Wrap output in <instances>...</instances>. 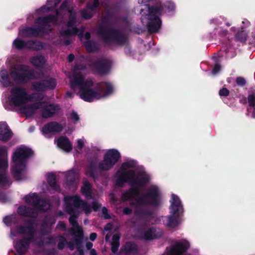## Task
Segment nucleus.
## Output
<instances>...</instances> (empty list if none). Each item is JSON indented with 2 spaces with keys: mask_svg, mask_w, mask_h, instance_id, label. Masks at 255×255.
I'll return each mask as SVG.
<instances>
[{
  "mask_svg": "<svg viewBox=\"0 0 255 255\" xmlns=\"http://www.w3.org/2000/svg\"><path fill=\"white\" fill-rule=\"evenodd\" d=\"M58 105L50 104L44 107L41 111L42 118L47 119L52 117L59 110Z\"/></svg>",
  "mask_w": 255,
  "mask_h": 255,
  "instance_id": "23",
  "label": "nucleus"
},
{
  "mask_svg": "<svg viewBox=\"0 0 255 255\" xmlns=\"http://www.w3.org/2000/svg\"><path fill=\"white\" fill-rule=\"evenodd\" d=\"M68 199H73V205L77 208H81L84 200L80 199L79 196L68 197Z\"/></svg>",
  "mask_w": 255,
  "mask_h": 255,
  "instance_id": "39",
  "label": "nucleus"
},
{
  "mask_svg": "<svg viewBox=\"0 0 255 255\" xmlns=\"http://www.w3.org/2000/svg\"><path fill=\"white\" fill-rule=\"evenodd\" d=\"M170 215L166 216L167 226L174 228L179 224V218L183 213V207L179 198L176 195L172 194V201L170 207Z\"/></svg>",
  "mask_w": 255,
  "mask_h": 255,
  "instance_id": "9",
  "label": "nucleus"
},
{
  "mask_svg": "<svg viewBox=\"0 0 255 255\" xmlns=\"http://www.w3.org/2000/svg\"><path fill=\"white\" fill-rule=\"evenodd\" d=\"M36 219H26L24 220V223L27 225L26 226H24L25 227L31 228V229L34 228V225L35 224Z\"/></svg>",
  "mask_w": 255,
  "mask_h": 255,
  "instance_id": "49",
  "label": "nucleus"
},
{
  "mask_svg": "<svg viewBox=\"0 0 255 255\" xmlns=\"http://www.w3.org/2000/svg\"><path fill=\"white\" fill-rule=\"evenodd\" d=\"M26 91L25 88L21 86L12 88L10 91L11 95L9 98L10 105L15 107L24 106Z\"/></svg>",
  "mask_w": 255,
  "mask_h": 255,
  "instance_id": "13",
  "label": "nucleus"
},
{
  "mask_svg": "<svg viewBox=\"0 0 255 255\" xmlns=\"http://www.w3.org/2000/svg\"><path fill=\"white\" fill-rule=\"evenodd\" d=\"M70 231L72 235L77 237L74 239V244L76 245V249L83 247L82 240L84 236L83 230L79 229L78 231H75L74 228H70Z\"/></svg>",
  "mask_w": 255,
  "mask_h": 255,
  "instance_id": "26",
  "label": "nucleus"
},
{
  "mask_svg": "<svg viewBox=\"0 0 255 255\" xmlns=\"http://www.w3.org/2000/svg\"><path fill=\"white\" fill-rule=\"evenodd\" d=\"M70 118L72 120H73L74 121V123H76V122L79 121L80 120L78 115L74 111H73L71 113V114L70 115Z\"/></svg>",
  "mask_w": 255,
  "mask_h": 255,
  "instance_id": "55",
  "label": "nucleus"
},
{
  "mask_svg": "<svg viewBox=\"0 0 255 255\" xmlns=\"http://www.w3.org/2000/svg\"><path fill=\"white\" fill-rule=\"evenodd\" d=\"M57 20L56 15L50 14L46 16L39 17L36 19V23L41 24V26L45 27L49 23Z\"/></svg>",
  "mask_w": 255,
  "mask_h": 255,
  "instance_id": "30",
  "label": "nucleus"
},
{
  "mask_svg": "<svg viewBox=\"0 0 255 255\" xmlns=\"http://www.w3.org/2000/svg\"><path fill=\"white\" fill-rule=\"evenodd\" d=\"M57 85L54 78H50L48 79L34 82L32 83L31 89L36 92H44L47 90H53Z\"/></svg>",
  "mask_w": 255,
  "mask_h": 255,
  "instance_id": "15",
  "label": "nucleus"
},
{
  "mask_svg": "<svg viewBox=\"0 0 255 255\" xmlns=\"http://www.w3.org/2000/svg\"><path fill=\"white\" fill-rule=\"evenodd\" d=\"M26 100L24 101V105L29 102H34V96L33 94H28L26 91V95L25 96Z\"/></svg>",
  "mask_w": 255,
  "mask_h": 255,
  "instance_id": "57",
  "label": "nucleus"
},
{
  "mask_svg": "<svg viewBox=\"0 0 255 255\" xmlns=\"http://www.w3.org/2000/svg\"><path fill=\"white\" fill-rule=\"evenodd\" d=\"M81 191L82 194L87 198H91L92 197L91 186L89 181H86L84 182L83 185L81 187Z\"/></svg>",
  "mask_w": 255,
  "mask_h": 255,
  "instance_id": "36",
  "label": "nucleus"
},
{
  "mask_svg": "<svg viewBox=\"0 0 255 255\" xmlns=\"http://www.w3.org/2000/svg\"><path fill=\"white\" fill-rule=\"evenodd\" d=\"M69 17L66 22V29H62L60 31V34L62 37L68 38L73 35H76L79 31L77 27V13L73 10L69 11Z\"/></svg>",
  "mask_w": 255,
  "mask_h": 255,
  "instance_id": "12",
  "label": "nucleus"
},
{
  "mask_svg": "<svg viewBox=\"0 0 255 255\" xmlns=\"http://www.w3.org/2000/svg\"><path fill=\"white\" fill-rule=\"evenodd\" d=\"M121 158V153L118 150L109 149L104 154L103 160L100 161L99 163L95 160H92L89 162L87 168V174L96 180L100 176L101 171L111 169Z\"/></svg>",
  "mask_w": 255,
  "mask_h": 255,
  "instance_id": "3",
  "label": "nucleus"
},
{
  "mask_svg": "<svg viewBox=\"0 0 255 255\" xmlns=\"http://www.w3.org/2000/svg\"><path fill=\"white\" fill-rule=\"evenodd\" d=\"M12 183L9 177L5 171H0V187H9Z\"/></svg>",
  "mask_w": 255,
  "mask_h": 255,
  "instance_id": "35",
  "label": "nucleus"
},
{
  "mask_svg": "<svg viewBox=\"0 0 255 255\" xmlns=\"http://www.w3.org/2000/svg\"><path fill=\"white\" fill-rule=\"evenodd\" d=\"M124 252L127 254L136 255L138 249L137 245L133 242H128L123 246Z\"/></svg>",
  "mask_w": 255,
  "mask_h": 255,
  "instance_id": "28",
  "label": "nucleus"
},
{
  "mask_svg": "<svg viewBox=\"0 0 255 255\" xmlns=\"http://www.w3.org/2000/svg\"><path fill=\"white\" fill-rule=\"evenodd\" d=\"M33 154L32 150L26 146L16 148L12 156L14 165L11 168V173L16 181H21L27 179L26 161Z\"/></svg>",
  "mask_w": 255,
  "mask_h": 255,
  "instance_id": "4",
  "label": "nucleus"
},
{
  "mask_svg": "<svg viewBox=\"0 0 255 255\" xmlns=\"http://www.w3.org/2000/svg\"><path fill=\"white\" fill-rule=\"evenodd\" d=\"M0 82L4 87H8L12 85L9 79V75L5 70H1L0 72Z\"/></svg>",
  "mask_w": 255,
  "mask_h": 255,
  "instance_id": "31",
  "label": "nucleus"
},
{
  "mask_svg": "<svg viewBox=\"0 0 255 255\" xmlns=\"http://www.w3.org/2000/svg\"><path fill=\"white\" fill-rule=\"evenodd\" d=\"M230 94V91L226 88H222L219 91L220 97H227Z\"/></svg>",
  "mask_w": 255,
  "mask_h": 255,
  "instance_id": "56",
  "label": "nucleus"
},
{
  "mask_svg": "<svg viewBox=\"0 0 255 255\" xmlns=\"http://www.w3.org/2000/svg\"><path fill=\"white\" fill-rule=\"evenodd\" d=\"M236 82L238 86L243 87L246 84V81L243 77H238L236 78Z\"/></svg>",
  "mask_w": 255,
  "mask_h": 255,
  "instance_id": "54",
  "label": "nucleus"
},
{
  "mask_svg": "<svg viewBox=\"0 0 255 255\" xmlns=\"http://www.w3.org/2000/svg\"><path fill=\"white\" fill-rule=\"evenodd\" d=\"M24 199L27 203L32 202L33 208L26 206H19L17 209V213L20 216L37 219L38 211L45 212L49 209V205L47 202L41 198L36 193L25 196Z\"/></svg>",
  "mask_w": 255,
  "mask_h": 255,
  "instance_id": "5",
  "label": "nucleus"
},
{
  "mask_svg": "<svg viewBox=\"0 0 255 255\" xmlns=\"http://www.w3.org/2000/svg\"><path fill=\"white\" fill-rule=\"evenodd\" d=\"M120 235L118 234H114L112 237V243H120Z\"/></svg>",
  "mask_w": 255,
  "mask_h": 255,
  "instance_id": "64",
  "label": "nucleus"
},
{
  "mask_svg": "<svg viewBox=\"0 0 255 255\" xmlns=\"http://www.w3.org/2000/svg\"><path fill=\"white\" fill-rule=\"evenodd\" d=\"M249 105L250 107L255 109V94L253 93L248 95V97Z\"/></svg>",
  "mask_w": 255,
  "mask_h": 255,
  "instance_id": "50",
  "label": "nucleus"
},
{
  "mask_svg": "<svg viewBox=\"0 0 255 255\" xmlns=\"http://www.w3.org/2000/svg\"><path fill=\"white\" fill-rule=\"evenodd\" d=\"M27 49L35 51L42 50L45 46L43 42L34 40L27 41Z\"/></svg>",
  "mask_w": 255,
  "mask_h": 255,
  "instance_id": "29",
  "label": "nucleus"
},
{
  "mask_svg": "<svg viewBox=\"0 0 255 255\" xmlns=\"http://www.w3.org/2000/svg\"><path fill=\"white\" fill-rule=\"evenodd\" d=\"M42 105V102H38L31 104L27 106H22L20 107V112L25 114L27 116H30L33 115L35 111L40 109Z\"/></svg>",
  "mask_w": 255,
  "mask_h": 255,
  "instance_id": "22",
  "label": "nucleus"
},
{
  "mask_svg": "<svg viewBox=\"0 0 255 255\" xmlns=\"http://www.w3.org/2000/svg\"><path fill=\"white\" fill-rule=\"evenodd\" d=\"M150 1H144L145 3L143 6L144 8L140 9V13L142 17L148 20L147 22V28L150 33L157 32L161 25V20L159 18L161 8L159 6H150V4L146 3ZM144 1H141L138 3H143ZM143 17H141L142 20Z\"/></svg>",
  "mask_w": 255,
  "mask_h": 255,
  "instance_id": "6",
  "label": "nucleus"
},
{
  "mask_svg": "<svg viewBox=\"0 0 255 255\" xmlns=\"http://www.w3.org/2000/svg\"><path fill=\"white\" fill-rule=\"evenodd\" d=\"M9 75L14 82L21 84H26L34 77L33 72L29 70L28 66L24 64H20L12 67Z\"/></svg>",
  "mask_w": 255,
  "mask_h": 255,
  "instance_id": "10",
  "label": "nucleus"
},
{
  "mask_svg": "<svg viewBox=\"0 0 255 255\" xmlns=\"http://www.w3.org/2000/svg\"><path fill=\"white\" fill-rule=\"evenodd\" d=\"M79 92L82 99L86 102H91L95 99L100 100L112 94L114 87L110 82H101L97 83L96 89L81 90Z\"/></svg>",
  "mask_w": 255,
  "mask_h": 255,
  "instance_id": "7",
  "label": "nucleus"
},
{
  "mask_svg": "<svg viewBox=\"0 0 255 255\" xmlns=\"http://www.w3.org/2000/svg\"><path fill=\"white\" fill-rule=\"evenodd\" d=\"M136 213L139 215L147 217H151L153 214V212L150 210H136Z\"/></svg>",
  "mask_w": 255,
  "mask_h": 255,
  "instance_id": "46",
  "label": "nucleus"
},
{
  "mask_svg": "<svg viewBox=\"0 0 255 255\" xmlns=\"http://www.w3.org/2000/svg\"><path fill=\"white\" fill-rule=\"evenodd\" d=\"M8 167L7 158H0V169L5 170Z\"/></svg>",
  "mask_w": 255,
  "mask_h": 255,
  "instance_id": "51",
  "label": "nucleus"
},
{
  "mask_svg": "<svg viewBox=\"0 0 255 255\" xmlns=\"http://www.w3.org/2000/svg\"><path fill=\"white\" fill-rule=\"evenodd\" d=\"M77 216L75 214L70 215L69 218V221L70 224L73 226V228L75 231H78V230H82V229L79 226L77 220Z\"/></svg>",
  "mask_w": 255,
  "mask_h": 255,
  "instance_id": "40",
  "label": "nucleus"
},
{
  "mask_svg": "<svg viewBox=\"0 0 255 255\" xmlns=\"http://www.w3.org/2000/svg\"><path fill=\"white\" fill-rule=\"evenodd\" d=\"M84 78L82 74L79 72L75 73L73 76V79L71 80V87L72 89L78 88L79 91L81 89Z\"/></svg>",
  "mask_w": 255,
  "mask_h": 255,
  "instance_id": "27",
  "label": "nucleus"
},
{
  "mask_svg": "<svg viewBox=\"0 0 255 255\" xmlns=\"http://www.w3.org/2000/svg\"><path fill=\"white\" fill-rule=\"evenodd\" d=\"M13 133L5 122H0V141L5 142L12 137Z\"/></svg>",
  "mask_w": 255,
  "mask_h": 255,
  "instance_id": "20",
  "label": "nucleus"
},
{
  "mask_svg": "<svg viewBox=\"0 0 255 255\" xmlns=\"http://www.w3.org/2000/svg\"><path fill=\"white\" fill-rule=\"evenodd\" d=\"M139 195L130 200H135V202L132 203V205L136 207L148 205L154 208H157L161 204V194L158 187L156 186H152L149 187L146 193L141 196L139 197Z\"/></svg>",
  "mask_w": 255,
  "mask_h": 255,
  "instance_id": "8",
  "label": "nucleus"
},
{
  "mask_svg": "<svg viewBox=\"0 0 255 255\" xmlns=\"http://www.w3.org/2000/svg\"><path fill=\"white\" fill-rule=\"evenodd\" d=\"M112 63L110 60L102 58L91 61L89 67L95 75L103 76L108 74L111 69Z\"/></svg>",
  "mask_w": 255,
  "mask_h": 255,
  "instance_id": "11",
  "label": "nucleus"
},
{
  "mask_svg": "<svg viewBox=\"0 0 255 255\" xmlns=\"http://www.w3.org/2000/svg\"><path fill=\"white\" fill-rule=\"evenodd\" d=\"M63 129L61 124L56 122H51L45 124L42 129V133L46 135L49 133H56L61 132Z\"/></svg>",
  "mask_w": 255,
  "mask_h": 255,
  "instance_id": "17",
  "label": "nucleus"
},
{
  "mask_svg": "<svg viewBox=\"0 0 255 255\" xmlns=\"http://www.w3.org/2000/svg\"><path fill=\"white\" fill-rule=\"evenodd\" d=\"M66 207L65 209L66 212L70 215L74 214V210L73 208V205L71 204L70 203L67 202L68 197L66 198Z\"/></svg>",
  "mask_w": 255,
  "mask_h": 255,
  "instance_id": "48",
  "label": "nucleus"
},
{
  "mask_svg": "<svg viewBox=\"0 0 255 255\" xmlns=\"http://www.w3.org/2000/svg\"><path fill=\"white\" fill-rule=\"evenodd\" d=\"M136 162L133 160L123 162L121 166L122 172L118 175L115 184L117 187H123L125 183H130V188L123 193L122 198L123 201H127L138 196L140 193V187H144L150 180V176L145 173H140L135 178V172L133 170H127L134 168Z\"/></svg>",
  "mask_w": 255,
  "mask_h": 255,
  "instance_id": "1",
  "label": "nucleus"
},
{
  "mask_svg": "<svg viewBox=\"0 0 255 255\" xmlns=\"http://www.w3.org/2000/svg\"><path fill=\"white\" fill-rule=\"evenodd\" d=\"M102 212L103 215L104 219H109L111 218V216L108 214V209L106 208V207H104L102 208Z\"/></svg>",
  "mask_w": 255,
  "mask_h": 255,
  "instance_id": "61",
  "label": "nucleus"
},
{
  "mask_svg": "<svg viewBox=\"0 0 255 255\" xmlns=\"http://www.w3.org/2000/svg\"><path fill=\"white\" fill-rule=\"evenodd\" d=\"M237 41L245 43L247 40V34L244 31H239L235 35Z\"/></svg>",
  "mask_w": 255,
  "mask_h": 255,
  "instance_id": "41",
  "label": "nucleus"
},
{
  "mask_svg": "<svg viewBox=\"0 0 255 255\" xmlns=\"http://www.w3.org/2000/svg\"><path fill=\"white\" fill-rule=\"evenodd\" d=\"M13 45L16 49L18 50H22L24 48H27V41L20 39L19 38H16L13 42Z\"/></svg>",
  "mask_w": 255,
  "mask_h": 255,
  "instance_id": "38",
  "label": "nucleus"
},
{
  "mask_svg": "<svg viewBox=\"0 0 255 255\" xmlns=\"http://www.w3.org/2000/svg\"><path fill=\"white\" fill-rule=\"evenodd\" d=\"M120 243H111V251L113 253H116L118 251L120 247Z\"/></svg>",
  "mask_w": 255,
  "mask_h": 255,
  "instance_id": "59",
  "label": "nucleus"
},
{
  "mask_svg": "<svg viewBox=\"0 0 255 255\" xmlns=\"http://www.w3.org/2000/svg\"><path fill=\"white\" fill-rule=\"evenodd\" d=\"M30 244L23 238L14 242L13 246L16 252L15 255H25L29 249Z\"/></svg>",
  "mask_w": 255,
  "mask_h": 255,
  "instance_id": "18",
  "label": "nucleus"
},
{
  "mask_svg": "<svg viewBox=\"0 0 255 255\" xmlns=\"http://www.w3.org/2000/svg\"><path fill=\"white\" fill-rule=\"evenodd\" d=\"M87 51L89 53H92L98 51L99 49L98 43L93 40H87L84 42Z\"/></svg>",
  "mask_w": 255,
  "mask_h": 255,
  "instance_id": "34",
  "label": "nucleus"
},
{
  "mask_svg": "<svg viewBox=\"0 0 255 255\" xmlns=\"http://www.w3.org/2000/svg\"><path fill=\"white\" fill-rule=\"evenodd\" d=\"M55 223V219L54 217L51 216H46L44 221L42 223V227H47L49 224L51 225L54 224Z\"/></svg>",
  "mask_w": 255,
  "mask_h": 255,
  "instance_id": "45",
  "label": "nucleus"
},
{
  "mask_svg": "<svg viewBox=\"0 0 255 255\" xmlns=\"http://www.w3.org/2000/svg\"><path fill=\"white\" fill-rule=\"evenodd\" d=\"M16 232L20 235H25L27 234V236L23 237V238L29 243L30 244L32 242H35V239H34L35 231L34 229H31L29 227H25L23 226L20 225L17 227Z\"/></svg>",
  "mask_w": 255,
  "mask_h": 255,
  "instance_id": "19",
  "label": "nucleus"
},
{
  "mask_svg": "<svg viewBox=\"0 0 255 255\" xmlns=\"http://www.w3.org/2000/svg\"><path fill=\"white\" fill-rule=\"evenodd\" d=\"M190 247L189 243L186 240L177 242L171 248L170 253L171 255H181Z\"/></svg>",
  "mask_w": 255,
  "mask_h": 255,
  "instance_id": "16",
  "label": "nucleus"
},
{
  "mask_svg": "<svg viewBox=\"0 0 255 255\" xmlns=\"http://www.w3.org/2000/svg\"><path fill=\"white\" fill-rule=\"evenodd\" d=\"M67 243V241L66 238L63 236H60L59 237V242L57 245L58 249L59 250H62Z\"/></svg>",
  "mask_w": 255,
  "mask_h": 255,
  "instance_id": "44",
  "label": "nucleus"
},
{
  "mask_svg": "<svg viewBox=\"0 0 255 255\" xmlns=\"http://www.w3.org/2000/svg\"><path fill=\"white\" fill-rule=\"evenodd\" d=\"M101 207V204L97 201H94L92 202V208L94 211H98Z\"/></svg>",
  "mask_w": 255,
  "mask_h": 255,
  "instance_id": "58",
  "label": "nucleus"
},
{
  "mask_svg": "<svg viewBox=\"0 0 255 255\" xmlns=\"http://www.w3.org/2000/svg\"><path fill=\"white\" fill-rule=\"evenodd\" d=\"M81 208L84 211V212L86 215L90 214L92 212L90 205L86 201L84 202Z\"/></svg>",
  "mask_w": 255,
  "mask_h": 255,
  "instance_id": "47",
  "label": "nucleus"
},
{
  "mask_svg": "<svg viewBox=\"0 0 255 255\" xmlns=\"http://www.w3.org/2000/svg\"><path fill=\"white\" fill-rule=\"evenodd\" d=\"M221 66L218 64H215V65L214 66V67H213V70H212V73L213 74H217L220 70H221Z\"/></svg>",
  "mask_w": 255,
  "mask_h": 255,
  "instance_id": "63",
  "label": "nucleus"
},
{
  "mask_svg": "<svg viewBox=\"0 0 255 255\" xmlns=\"http://www.w3.org/2000/svg\"><path fill=\"white\" fill-rule=\"evenodd\" d=\"M94 86L93 81L90 79H87L83 81L81 90L91 89Z\"/></svg>",
  "mask_w": 255,
  "mask_h": 255,
  "instance_id": "43",
  "label": "nucleus"
},
{
  "mask_svg": "<svg viewBox=\"0 0 255 255\" xmlns=\"http://www.w3.org/2000/svg\"><path fill=\"white\" fill-rule=\"evenodd\" d=\"M112 15L110 11H107L106 15L102 17V23L98 26L97 33L105 45L123 47L129 41L128 36L126 33L119 29L106 28L104 26L109 23V19Z\"/></svg>",
  "mask_w": 255,
  "mask_h": 255,
  "instance_id": "2",
  "label": "nucleus"
},
{
  "mask_svg": "<svg viewBox=\"0 0 255 255\" xmlns=\"http://www.w3.org/2000/svg\"><path fill=\"white\" fill-rule=\"evenodd\" d=\"M30 61L34 66L38 68H42L45 63V58L41 55L33 56Z\"/></svg>",
  "mask_w": 255,
  "mask_h": 255,
  "instance_id": "32",
  "label": "nucleus"
},
{
  "mask_svg": "<svg viewBox=\"0 0 255 255\" xmlns=\"http://www.w3.org/2000/svg\"><path fill=\"white\" fill-rule=\"evenodd\" d=\"M153 231V235L154 239L159 238L163 235V231L160 229H157L154 227Z\"/></svg>",
  "mask_w": 255,
  "mask_h": 255,
  "instance_id": "53",
  "label": "nucleus"
},
{
  "mask_svg": "<svg viewBox=\"0 0 255 255\" xmlns=\"http://www.w3.org/2000/svg\"><path fill=\"white\" fill-rule=\"evenodd\" d=\"M7 200V197L5 193L3 191L0 190V202L5 203Z\"/></svg>",
  "mask_w": 255,
  "mask_h": 255,
  "instance_id": "62",
  "label": "nucleus"
},
{
  "mask_svg": "<svg viewBox=\"0 0 255 255\" xmlns=\"http://www.w3.org/2000/svg\"><path fill=\"white\" fill-rule=\"evenodd\" d=\"M154 227H152L148 228L144 233V238L146 240H151L154 239L153 232H154Z\"/></svg>",
  "mask_w": 255,
  "mask_h": 255,
  "instance_id": "42",
  "label": "nucleus"
},
{
  "mask_svg": "<svg viewBox=\"0 0 255 255\" xmlns=\"http://www.w3.org/2000/svg\"><path fill=\"white\" fill-rule=\"evenodd\" d=\"M0 158H7V149L5 146H0Z\"/></svg>",
  "mask_w": 255,
  "mask_h": 255,
  "instance_id": "52",
  "label": "nucleus"
},
{
  "mask_svg": "<svg viewBox=\"0 0 255 255\" xmlns=\"http://www.w3.org/2000/svg\"><path fill=\"white\" fill-rule=\"evenodd\" d=\"M150 6H160L161 9L160 12V15H161L162 13L164 11L172 13L174 11L175 8V4L172 1H166V2L164 4H162L159 1V2H156L154 4L150 5Z\"/></svg>",
  "mask_w": 255,
  "mask_h": 255,
  "instance_id": "25",
  "label": "nucleus"
},
{
  "mask_svg": "<svg viewBox=\"0 0 255 255\" xmlns=\"http://www.w3.org/2000/svg\"><path fill=\"white\" fill-rule=\"evenodd\" d=\"M57 145L64 151L69 152L72 149V144L66 136H60L57 139Z\"/></svg>",
  "mask_w": 255,
  "mask_h": 255,
  "instance_id": "24",
  "label": "nucleus"
},
{
  "mask_svg": "<svg viewBox=\"0 0 255 255\" xmlns=\"http://www.w3.org/2000/svg\"><path fill=\"white\" fill-rule=\"evenodd\" d=\"M52 31V29L47 28L43 26L34 27H27L23 28L21 31L22 35L25 37H36L39 36L48 34Z\"/></svg>",
  "mask_w": 255,
  "mask_h": 255,
  "instance_id": "14",
  "label": "nucleus"
},
{
  "mask_svg": "<svg viewBox=\"0 0 255 255\" xmlns=\"http://www.w3.org/2000/svg\"><path fill=\"white\" fill-rule=\"evenodd\" d=\"M67 184L69 186H73L76 180V173L74 171H69L66 175Z\"/></svg>",
  "mask_w": 255,
  "mask_h": 255,
  "instance_id": "37",
  "label": "nucleus"
},
{
  "mask_svg": "<svg viewBox=\"0 0 255 255\" xmlns=\"http://www.w3.org/2000/svg\"><path fill=\"white\" fill-rule=\"evenodd\" d=\"M47 181L49 186L53 190L58 191L60 189V186L56 182V176L54 173H49L48 174Z\"/></svg>",
  "mask_w": 255,
  "mask_h": 255,
  "instance_id": "33",
  "label": "nucleus"
},
{
  "mask_svg": "<svg viewBox=\"0 0 255 255\" xmlns=\"http://www.w3.org/2000/svg\"><path fill=\"white\" fill-rule=\"evenodd\" d=\"M100 1H93V3H88L85 8L81 11V16L85 19H89L93 15V13L96 10L100 5Z\"/></svg>",
  "mask_w": 255,
  "mask_h": 255,
  "instance_id": "21",
  "label": "nucleus"
},
{
  "mask_svg": "<svg viewBox=\"0 0 255 255\" xmlns=\"http://www.w3.org/2000/svg\"><path fill=\"white\" fill-rule=\"evenodd\" d=\"M35 101H41L44 98V95L41 93H33Z\"/></svg>",
  "mask_w": 255,
  "mask_h": 255,
  "instance_id": "60",
  "label": "nucleus"
}]
</instances>
